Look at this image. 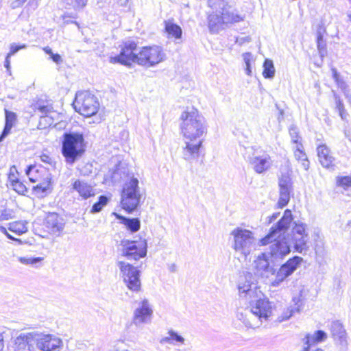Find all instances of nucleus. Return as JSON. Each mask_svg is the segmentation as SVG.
I'll use <instances>...</instances> for the list:
<instances>
[{
  "instance_id": "1",
  "label": "nucleus",
  "mask_w": 351,
  "mask_h": 351,
  "mask_svg": "<svg viewBox=\"0 0 351 351\" xmlns=\"http://www.w3.org/2000/svg\"><path fill=\"white\" fill-rule=\"evenodd\" d=\"M293 220L291 210L286 209L279 221L270 228L267 234L258 242L260 246L271 244L269 254L274 260L282 259L291 252L290 245L285 238V233L289 230Z\"/></svg>"
},
{
  "instance_id": "2",
  "label": "nucleus",
  "mask_w": 351,
  "mask_h": 351,
  "mask_svg": "<svg viewBox=\"0 0 351 351\" xmlns=\"http://www.w3.org/2000/svg\"><path fill=\"white\" fill-rule=\"evenodd\" d=\"M256 279L250 272L241 276L238 284L239 295L249 302L250 313L260 320H266L271 314V306L268 300L262 298L263 293L257 288Z\"/></svg>"
},
{
  "instance_id": "3",
  "label": "nucleus",
  "mask_w": 351,
  "mask_h": 351,
  "mask_svg": "<svg viewBox=\"0 0 351 351\" xmlns=\"http://www.w3.org/2000/svg\"><path fill=\"white\" fill-rule=\"evenodd\" d=\"M207 4L212 9L208 16V27L212 32L243 21L245 18L228 0H207Z\"/></svg>"
},
{
  "instance_id": "4",
  "label": "nucleus",
  "mask_w": 351,
  "mask_h": 351,
  "mask_svg": "<svg viewBox=\"0 0 351 351\" xmlns=\"http://www.w3.org/2000/svg\"><path fill=\"white\" fill-rule=\"evenodd\" d=\"M181 131L184 137L191 141H195L206 133V121L197 109L191 108L182 113Z\"/></svg>"
},
{
  "instance_id": "5",
  "label": "nucleus",
  "mask_w": 351,
  "mask_h": 351,
  "mask_svg": "<svg viewBox=\"0 0 351 351\" xmlns=\"http://www.w3.org/2000/svg\"><path fill=\"white\" fill-rule=\"evenodd\" d=\"M85 150L86 144L82 134L71 132L64 133L61 152L66 163H75L82 156Z\"/></svg>"
},
{
  "instance_id": "6",
  "label": "nucleus",
  "mask_w": 351,
  "mask_h": 351,
  "mask_svg": "<svg viewBox=\"0 0 351 351\" xmlns=\"http://www.w3.org/2000/svg\"><path fill=\"white\" fill-rule=\"evenodd\" d=\"M40 171H44L45 177L42 181L33 187L34 192L38 197H43L50 193L52 190V178L51 174L45 169L40 167V169L36 165H30L25 169V173L32 182L39 181Z\"/></svg>"
},
{
  "instance_id": "7",
  "label": "nucleus",
  "mask_w": 351,
  "mask_h": 351,
  "mask_svg": "<svg viewBox=\"0 0 351 351\" xmlns=\"http://www.w3.org/2000/svg\"><path fill=\"white\" fill-rule=\"evenodd\" d=\"M118 250L128 261H137L147 256V243L145 239L121 241Z\"/></svg>"
},
{
  "instance_id": "8",
  "label": "nucleus",
  "mask_w": 351,
  "mask_h": 351,
  "mask_svg": "<svg viewBox=\"0 0 351 351\" xmlns=\"http://www.w3.org/2000/svg\"><path fill=\"white\" fill-rule=\"evenodd\" d=\"M230 234L234 238L233 248L236 252L247 256L255 249L256 239L251 230L237 228L231 232Z\"/></svg>"
},
{
  "instance_id": "9",
  "label": "nucleus",
  "mask_w": 351,
  "mask_h": 351,
  "mask_svg": "<svg viewBox=\"0 0 351 351\" xmlns=\"http://www.w3.org/2000/svg\"><path fill=\"white\" fill-rule=\"evenodd\" d=\"M140 199L138 180L132 177L125 183L122 190L121 203L123 208L132 213L137 208Z\"/></svg>"
},
{
  "instance_id": "10",
  "label": "nucleus",
  "mask_w": 351,
  "mask_h": 351,
  "mask_svg": "<svg viewBox=\"0 0 351 351\" xmlns=\"http://www.w3.org/2000/svg\"><path fill=\"white\" fill-rule=\"evenodd\" d=\"M73 106L76 111L84 117L95 115L99 109L97 98L89 91L77 92Z\"/></svg>"
},
{
  "instance_id": "11",
  "label": "nucleus",
  "mask_w": 351,
  "mask_h": 351,
  "mask_svg": "<svg viewBox=\"0 0 351 351\" xmlns=\"http://www.w3.org/2000/svg\"><path fill=\"white\" fill-rule=\"evenodd\" d=\"M117 265L119 268L120 274L127 287L132 291H139L141 287L140 280L141 271L130 263L119 261Z\"/></svg>"
},
{
  "instance_id": "12",
  "label": "nucleus",
  "mask_w": 351,
  "mask_h": 351,
  "mask_svg": "<svg viewBox=\"0 0 351 351\" xmlns=\"http://www.w3.org/2000/svg\"><path fill=\"white\" fill-rule=\"evenodd\" d=\"M165 53L161 47L158 45L146 46L138 51L137 64L147 67L154 66L164 61Z\"/></svg>"
},
{
  "instance_id": "13",
  "label": "nucleus",
  "mask_w": 351,
  "mask_h": 351,
  "mask_svg": "<svg viewBox=\"0 0 351 351\" xmlns=\"http://www.w3.org/2000/svg\"><path fill=\"white\" fill-rule=\"evenodd\" d=\"M137 43L134 40H126L123 43L119 55L110 57V62L119 63L125 66H131L132 63H137L138 51Z\"/></svg>"
},
{
  "instance_id": "14",
  "label": "nucleus",
  "mask_w": 351,
  "mask_h": 351,
  "mask_svg": "<svg viewBox=\"0 0 351 351\" xmlns=\"http://www.w3.org/2000/svg\"><path fill=\"white\" fill-rule=\"evenodd\" d=\"M292 228L291 240L294 250L300 254H305L308 250V234L306 231V225L301 221H294Z\"/></svg>"
},
{
  "instance_id": "15",
  "label": "nucleus",
  "mask_w": 351,
  "mask_h": 351,
  "mask_svg": "<svg viewBox=\"0 0 351 351\" xmlns=\"http://www.w3.org/2000/svg\"><path fill=\"white\" fill-rule=\"evenodd\" d=\"M302 261V258L295 256L282 264L278 270L276 278L271 282V286L274 287H279L285 279L293 274Z\"/></svg>"
},
{
  "instance_id": "16",
  "label": "nucleus",
  "mask_w": 351,
  "mask_h": 351,
  "mask_svg": "<svg viewBox=\"0 0 351 351\" xmlns=\"http://www.w3.org/2000/svg\"><path fill=\"white\" fill-rule=\"evenodd\" d=\"M279 199L278 206L282 208L290 201L291 194L293 190V181L289 175L282 173L278 178Z\"/></svg>"
},
{
  "instance_id": "17",
  "label": "nucleus",
  "mask_w": 351,
  "mask_h": 351,
  "mask_svg": "<svg viewBox=\"0 0 351 351\" xmlns=\"http://www.w3.org/2000/svg\"><path fill=\"white\" fill-rule=\"evenodd\" d=\"M45 226L53 235L60 236L65 227V221L56 213H49L45 219Z\"/></svg>"
},
{
  "instance_id": "18",
  "label": "nucleus",
  "mask_w": 351,
  "mask_h": 351,
  "mask_svg": "<svg viewBox=\"0 0 351 351\" xmlns=\"http://www.w3.org/2000/svg\"><path fill=\"white\" fill-rule=\"evenodd\" d=\"M247 161L252 166L255 172L259 174L267 171L272 163L271 157L266 153L263 154L254 153L252 156H247Z\"/></svg>"
},
{
  "instance_id": "19",
  "label": "nucleus",
  "mask_w": 351,
  "mask_h": 351,
  "mask_svg": "<svg viewBox=\"0 0 351 351\" xmlns=\"http://www.w3.org/2000/svg\"><path fill=\"white\" fill-rule=\"evenodd\" d=\"M63 347L62 340L50 334L41 333L39 350L42 351H60Z\"/></svg>"
},
{
  "instance_id": "20",
  "label": "nucleus",
  "mask_w": 351,
  "mask_h": 351,
  "mask_svg": "<svg viewBox=\"0 0 351 351\" xmlns=\"http://www.w3.org/2000/svg\"><path fill=\"white\" fill-rule=\"evenodd\" d=\"M153 313V311L149 306L148 300L144 299L141 302V305L134 311L133 323L136 326L147 323Z\"/></svg>"
},
{
  "instance_id": "21",
  "label": "nucleus",
  "mask_w": 351,
  "mask_h": 351,
  "mask_svg": "<svg viewBox=\"0 0 351 351\" xmlns=\"http://www.w3.org/2000/svg\"><path fill=\"white\" fill-rule=\"evenodd\" d=\"M329 329L334 340L341 347L346 348L348 346L347 333L342 323L339 320L332 321L329 326Z\"/></svg>"
},
{
  "instance_id": "22",
  "label": "nucleus",
  "mask_w": 351,
  "mask_h": 351,
  "mask_svg": "<svg viewBox=\"0 0 351 351\" xmlns=\"http://www.w3.org/2000/svg\"><path fill=\"white\" fill-rule=\"evenodd\" d=\"M202 139L186 142V145L182 149L183 158L187 161L197 158L199 156V149L202 145Z\"/></svg>"
},
{
  "instance_id": "23",
  "label": "nucleus",
  "mask_w": 351,
  "mask_h": 351,
  "mask_svg": "<svg viewBox=\"0 0 351 351\" xmlns=\"http://www.w3.org/2000/svg\"><path fill=\"white\" fill-rule=\"evenodd\" d=\"M254 267L258 274L261 276H268L269 274H274L275 269L269 265L267 255L265 253L261 254L254 261Z\"/></svg>"
},
{
  "instance_id": "24",
  "label": "nucleus",
  "mask_w": 351,
  "mask_h": 351,
  "mask_svg": "<svg viewBox=\"0 0 351 351\" xmlns=\"http://www.w3.org/2000/svg\"><path fill=\"white\" fill-rule=\"evenodd\" d=\"M317 156L322 166L329 169L334 166L335 158L330 155V151L326 145H320L317 148Z\"/></svg>"
},
{
  "instance_id": "25",
  "label": "nucleus",
  "mask_w": 351,
  "mask_h": 351,
  "mask_svg": "<svg viewBox=\"0 0 351 351\" xmlns=\"http://www.w3.org/2000/svg\"><path fill=\"white\" fill-rule=\"evenodd\" d=\"M73 189L77 191L79 195L85 199L95 195L93 186L88 184L84 180H75L73 183Z\"/></svg>"
},
{
  "instance_id": "26",
  "label": "nucleus",
  "mask_w": 351,
  "mask_h": 351,
  "mask_svg": "<svg viewBox=\"0 0 351 351\" xmlns=\"http://www.w3.org/2000/svg\"><path fill=\"white\" fill-rule=\"evenodd\" d=\"M115 216L132 233L136 232L141 228V221L138 218H128L120 214H115Z\"/></svg>"
},
{
  "instance_id": "27",
  "label": "nucleus",
  "mask_w": 351,
  "mask_h": 351,
  "mask_svg": "<svg viewBox=\"0 0 351 351\" xmlns=\"http://www.w3.org/2000/svg\"><path fill=\"white\" fill-rule=\"evenodd\" d=\"M165 30L169 38H174L176 40L182 38V29L173 19L165 21Z\"/></svg>"
},
{
  "instance_id": "28",
  "label": "nucleus",
  "mask_w": 351,
  "mask_h": 351,
  "mask_svg": "<svg viewBox=\"0 0 351 351\" xmlns=\"http://www.w3.org/2000/svg\"><path fill=\"white\" fill-rule=\"evenodd\" d=\"M167 334L168 336L164 337L160 340V344L169 343L173 346H180L185 343V339L178 332L171 329Z\"/></svg>"
},
{
  "instance_id": "29",
  "label": "nucleus",
  "mask_w": 351,
  "mask_h": 351,
  "mask_svg": "<svg viewBox=\"0 0 351 351\" xmlns=\"http://www.w3.org/2000/svg\"><path fill=\"white\" fill-rule=\"evenodd\" d=\"M294 156L298 161L301 162L302 167L305 170L308 169L310 162L304 151V147L302 143H298V145L294 147Z\"/></svg>"
},
{
  "instance_id": "30",
  "label": "nucleus",
  "mask_w": 351,
  "mask_h": 351,
  "mask_svg": "<svg viewBox=\"0 0 351 351\" xmlns=\"http://www.w3.org/2000/svg\"><path fill=\"white\" fill-rule=\"evenodd\" d=\"M327 338V334L322 330H318L313 335L307 333L302 339L304 344L313 345L324 341Z\"/></svg>"
},
{
  "instance_id": "31",
  "label": "nucleus",
  "mask_w": 351,
  "mask_h": 351,
  "mask_svg": "<svg viewBox=\"0 0 351 351\" xmlns=\"http://www.w3.org/2000/svg\"><path fill=\"white\" fill-rule=\"evenodd\" d=\"M25 341L27 347L28 351H33L35 346L39 349V343L41 338V333L28 332L24 333Z\"/></svg>"
},
{
  "instance_id": "32",
  "label": "nucleus",
  "mask_w": 351,
  "mask_h": 351,
  "mask_svg": "<svg viewBox=\"0 0 351 351\" xmlns=\"http://www.w3.org/2000/svg\"><path fill=\"white\" fill-rule=\"evenodd\" d=\"M27 223L24 221H13L8 224V230L11 232L21 235L27 232Z\"/></svg>"
},
{
  "instance_id": "33",
  "label": "nucleus",
  "mask_w": 351,
  "mask_h": 351,
  "mask_svg": "<svg viewBox=\"0 0 351 351\" xmlns=\"http://www.w3.org/2000/svg\"><path fill=\"white\" fill-rule=\"evenodd\" d=\"M325 29L319 27L317 31V47L320 54L323 57L326 52V43L324 40V33Z\"/></svg>"
},
{
  "instance_id": "34",
  "label": "nucleus",
  "mask_w": 351,
  "mask_h": 351,
  "mask_svg": "<svg viewBox=\"0 0 351 351\" xmlns=\"http://www.w3.org/2000/svg\"><path fill=\"white\" fill-rule=\"evenodd\" d=\"M34 108L40 112V115H49L53 112L52 105L48 102L38 101L34 104Z\"/></svg>"
},
{
  "instance_id": "35",
  "label": "nucleus",
  "mask_w": 351,
  "mask_h": 351,
  "mask_svg": "<svg viewBox=\"0 0 351 351\" xmlns=\"http://www.w3.org/2000/svg\"><path fill=\"white\" fill-rule=\"evenodd\" d=\"M275 75V68L273 61L269 59H265L263 63V75L265 78L271 79Z\"/></svg>"
},
{
  "instance_id": "36",
  "label": "nucleus",
  "mask_w": 351,
  "mask_h": 351,
  "mask_svg": "<svg viewBox=\"0 0 351 351\" xmlns=\"http://www.w3.org/2000/svg\"><path fill=\"white\" fill-rule=\"evenodd\" d=\"M109 202V198L106 195H100L98 201L93 204L90 213L96 214L101 212L104 206H106Z\"/></svg>"
},
{
  "instance_id": "37",
  "label": "nucleus",
  "mask_w": 351,
  "mask_h": 351,
  "mask_svg": "<svg viewBox=\"0 0 351 351\" xmlns=\"http://www.w3.org/2000/svg\"><path fill=\"white\" fill-rule=\"evenodd\" d=\"M69 9L80 10L83 9L87 4L88 0H62Z\"/></svg>"
},
{
  "instance_id": "38",
  "label": "nucleus",
  "mask_w": 351,
  "mask_h": 351,
  "mask_svg": "<svg viewBox=\"0 0 351 351\" xmlns=\"http://www.w3.org/2000/svg\"><path fill=\"white\" fill-rule=\"evenodd\" d=\"M334 99L335 101L336 109L338 110L339 116L341 117L342 120L346 121L347 119L348 114L347 113L346 110L345 109V106L342 100L341 99L340 97L336 93H334Z\"/></svg>"
},
{
  "instance_id": "39",
  "label": "nucleus",
  "mask_w": 351,
  "mask_h": 351,
  "mask_svg": "<svg viewBox=\"0 0 351 351\" xmlns=\"http://www.w3.org/2000/svg\"><path fill=\"white\" fill-rule=\"evenodd\" d=\"M53 124V118L49 115H40V120L38 124V129L44 130L49 128Z\"/></svg>"
},
{
  "instance_id": "40",
  "label": "nucleus",
  "mask_w": 351,
  "mask_h": 351,
  "mask_svg": "<svg viewBox=\"0 0 351 351\" xmlns=\"http://www.w3.org/2000/svg\"><path fill=\"white\" fill-rule=\"evenodd\" d=\"M292 301L294 303V306L291 307L289 315L286 316L287 319H289L294 313H299L300 311V307L302 305V302L300 296L293 297Z\"/></svg>"
},
{
  "instance_id": "41",
  "label": "nucleus",
  "mask_w": 351,
  "mask_h": 351,
  "mask_svg": "<svg viewBox=\"0 0 351 351\" xmlns=\"http://www.w3.org/2000/svg\"><path fill=\"white\" fill-rule=\"evenodd\" d=\"M15 351H25L27 350L26 342L25 341L24 333L19 335L14 341Z\"/></svg>"
},
{
  "instance_id": "42",
  "label": "nucleus",
  "mask_w": 351,
  "mask_h": 351,
  "mask_svg": "<svg viewBox=\"0 0 351 351\" xmlns=\"http://www.w3.org/2000/svg\"><path fill=\"white\" fill-rule=\"evenodd\" d=\"M243 60L245 64V73L247 75H252L251 62L253 60V56L251 53L246 52L243 54Z\"/></svg>"
},
{
  "instance_id": "43",
  "label": "nucleus",
  "mask_w": 351,
  "mask_h": 351,
  "mask_svg": "<svg viewBox=\"0 0 351 351\" xmlns=\"http://www.w3.org/2000/svg\"><path fill=\"white\" fill-rule=\"evenodd\" d=\"M12 187L19 195H25L28 191L26 186L19 180L14 181Z\"/></svg>"
},
{
  "instance_id": "44",
  "label": "nucleus",
  "mask_w": 351,
  "mask_h": 351,
  "mask_svg": "<svg viewBox=\"0 0 351 351\" xmlns=\"http://www.w3.org/2000/svg\"><path fill=\"white\" fill-rule=\"evenodd\" d=\"M43 258L41 257H20L19 261L24 265H36L37 263H40L43 261Z\"/></svg>"
},
{
  "instance_id": "45",
  "label": "nucleus",
  "mask_w": 351,
  "mask_h": 351,
  "mask_svg": "<svg viewBox=\"0 0 351 351\" xmlns=\"http://www.w3.org/2000/svg\"><path fill=\"white\" fill-rule=\"evenodd\" d=\"M289 134L291 138V142L295 144L296 145H298V143H302L300 141V137L298 135V129L295 125H292L289 128Z\"/></svg>"
},
{
  "instance_id": "46",
  "label": "nucleus",
  "mask_w": 351,
  "mask_h": 351,
  "mask_svg": "<svg viewBox=\"0 0 351 351\" xmlns=\"http://www.w3.org/2000/svg\"><path fill=\"white\" fill-rule=\"evenodd\" d=\"M5 124H10V125H14V123L16 121V114L10 111L7 109H5Z\"/></svg>"
},
{
  "instance_id": "47",
  "label": "nucleus",
  "mask_w": 351,
  "mask_h": 351,
  "mask_svg": "<svg viewBox=\"0 0 351 351\" xmlns=\"http://www.w3.org/2000/svg\"><path fill=\"white\" fill-rule=\"evenodd\" d=\"M27 45L25 44L16 45L12 43L10 47V52L7 55H8V58H11V56H14L20 49H25Z\"/></svg>"
},
{
  "instance_id": "48",
  "label": "nucleus",
  "mask_w": 351,
  "mask_h": 351,
  "mask_svg": "<svg viewBox=\"0 0 351 351\" xmlns=\"http://www.w3.org/2000/svg\"><path fill=\"white\" fill-rule=\"evenodd\" d=\"M337 86L341 90L346 97H349V86L343 78L336 82Z\"/></svg>"
},
{
  "instance_id": "49",
  "label": "nucleus",
  "mask_w": 351,
  "mask_h": 351,
  "mask_svg": "<svg viewBox=\"0 0 351 351\" xmlns=\"http://www.w3.org/2000/svg\"><path fill=\"white\" fill-rule=\"evenodd\" d=\"M337 183L339 186H343V188H348L351 186V177L345 176L340 178Z\"/></svg>"
},
{
  "instance_id": "50",
  "label": "nucleus",
  "mask_w": 351,
  "mask_h": 351,
  "mask_svg": "<svg viewBox=\"0 0 351 351\" xmlns=\"http://www.w3.org/2000/svg\"><path fill=\"white\" fill-rule=\"evenodd\" d=\"M13 126L10 124H5L4 128L0 135V142L3 141L4 138L10 133L11 129Z\"/></svg>"
},
{
  "instance_id": "51",
  "label": "nucleus",
  "mask_w": 351,
  "mask_h": 351,
  "mask_svg": "<svg viewBox=\"0 0 351 351\" xmlns=\"http://www.w3.org/2000/svg\"><path fill=\"white\" fill-rule=\"evenodd\" d=\"M40 158L42 162L49 164L51 166H53L55 165V162L48 154H42L40 156Z\"/></svg>"
},
{
  "instance_id": "52",
  "label": "nucleus",
  "mask_w": 351,
  "mask_h": 351,
  "mask_svg": "<svg viewBox=\"0 0 351 351\" xmlns=\"http://www.w3.org/2000/svg\"><path fill=\"white\" fill-rule=\"evenodd\" d=\"M40 0H27V6L29 9L32 10H35L38 5Z\"/></svg>"
},
{
  "instance_id": "53",
  "label": "nucleus",
  "mask_w": 351,
  "mask_h": 351,
  "mask_svg": "<svg viewBox=\"0 0 351 351\" xmlns=\"http://www.w3.org/2000/svg\"><path fill=\"white\" fill-rule=\"evenodd\" d=\"M50 58L56 64H60L62 62V59L58 53L51 54Z\"/></svg>"
},
{
  "instance_id": "54",
  "label": "nucleus",
  "mask_w": 351,
  "mask_h": 351,
  "mask_svg": "<svg viewBox=\"0 0 351 351\" xmlns=\"http://www.w3.org/2000/svg\"><path fill=\"white\" fill-rule=\"evenodd\" d=\"M331 71L332 74V78L334 79L335 82L342 78L335 68H332Z\"/></svg>"
},
{
  "instance_id": "55",
  "label": "nucleus",
  "mask_w": 351,
  "mask_h": 351,
  "mask_svg": "<svg viewBox=\"0 0 351 351\" xmlns=\"http://www.w3.org/2000/svg\"><path fill=\"white\" fill-rule=\"evenodd\" d=\"M27 0H15L12 3L13 8L22 6Z\"/></svg>"
},
{
  "instance_id": "56",
  "label": "nucleus",
  "mask_w": 351,
  "mask_h": 351,
  "mask_svg": "<svg viewBox=\"0 0 351 351\" xmlns=\"http://www.w3.org/2000/svg\"><path fill=\"white\" fill-rule=\"evenodd\" d=\"M10 58H8V55L6 56L4 62V66L6 68L8 72H10Z\"/></svg>"
},
{
  "instance_id": "57",
  "label": "nucleus",
  "mask_w": 351,
  "mask_h": 351,
  "mask_svg": "<svg viewBox=\"0 0 351 351\" xmlns=\"http://www.w3.org/2000/svg\"><path fill=\"white\" fill-rule=\"evenodd\" d=\"M279 215H280L279 212L274 213L272 215H271L270 217H268V223H272L274 221H275L279 217Z\"/></svg>"
},
{
  "instance_id": "58",
  "label": "nucleus",
  "mask_w": 351,
  "mask_h": 351,
  "mask_svg": "<svg viewBox=\"0 0 351 351\" xmlns=\"http://www.w3.org/2000/svg\"><path fill=\"white\" fill-rule=\"evenodd\" d=\"M4 348V337L2 332H0V351H3Z\"/></svg>"
},
{
  "instance_id": "59",
  "label": "nucleus",
  "mask_w": 351,
  "mask_h": 351,
  "mask_svg": "<svg viewBox=\"0 0 351 351\" xmlns=\"http://www.w3.org/2000/svg\"><path fill=\"white\" fill-rule=\"evenodd\" d=\"M9 180L11 182V186H12L14 182L17 181L19 179L17 178H16L14 174L10 173L9 174Z\"/></svg>"
},
{
  "instance_id": "60",
  "label": "nucleus",
  "mask_w": 351,
  "mask_h": 351,
  "mask_svg": "<svg viewBox=\"0 0 351 351\" xmlns=\"http://www.w3.org/2000/svg\"><path fill=\"white\" fill-rule=\"evenodd\" d=\"M44 51H45V53H46L47 54L49 55L50 56H51V54H53V51H52V50H51V48H49V47H45V48L44 49Z\"/></svg>"
},
{
  "instance_id": "61",
  "label": "nucleus",
  "mask_w": 351,
  "mask_h": 351,
  "mask_svg": "<svg viewBox=\"0 0 351 351\" xmlns=\"http://www.w3.org/2000/svg\"><path fill=\"white\" fill-rule=\"evenodd\" d=\"M0 232L4 234L5 235L7 234H8V231H7L6 228H5L4 226H0Z\"/></svg>"
},
{
  "instance_id": "62",
  "label": "nucleus",
  "mask_w": 351,
  "mask_h": 351,
  "mask_svg": "<svg viewBox=\"0 0 351 351\" xmlns=\"http://www.w3.org/2000/svg\"><path fill=\"white\" fill-rule=\"evenodd\" d=\"M304 345H305V346L304 347V348L302 351H310V347L311 345L310 343L304 344Z\"/></svg>"
},
{
  "instance_id": "63",
  "label": "nucleus",
  "mask_w": 351,
  "mask_h": 351,
  "mask_svg": "<svg viewBox=\"0 0 351 351\" xmlns=\"http://www.w3.org/2000/svg\"><path fill=\"white\" fill-rule=\"evenodd\" d=\"M5 236L10 240H16L14 237H13L11 234H10L8 232Z\"/></svg>"
},
{
  "instance_id": "64",
  "label": "nucleus",
  "mask_w": 351,
  "mask_h": 351,
  "mask_svg": "<svg viewBox=\"0 0 351 351\" xmlns=\"http://www.w3.org/2000/svg\"><path fill=\"white\" fill-rule=\"evenodd\" d=\"M283 114H284V112L282 110H280V112H279V116L278 117V119L280 121V117H283Z\"/></svg>"
}]
</instances>
